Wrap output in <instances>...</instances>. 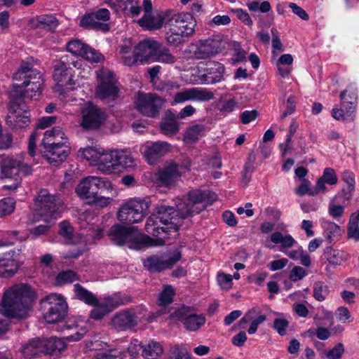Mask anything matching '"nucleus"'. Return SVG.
<instances>
[{
	"label": "nucleus",
	"instance_id": "f257e3e1",
	"mask_svg": "<svg viewBox=\"0 0 359 359\" xmlns=\"http://www.w3.org/2000/svg\"><path fill=\"white\" fill-rule=\"evenodd\" d=\"M215 198L214 193L194 189L175 199L177 210L172 207L164 205L156 207L145 224L146 231L158 238L155 241L138 233L134 227L120 224H115L111 227L109 236L115 244L121 245L128 243V247L133 249H140L144 244L151 246L162 245L165 243L167 234L177 231L184 217L198 214L205 210Z\"/></svg>",
	"mask_w": 359,
	"mask_h": 359
},
{
	"label": "nucleus",
	"instance_id": "f03ea898",
	"mask_svg": "<svg viewBox=\"0 0 359 359\" xmlns=\"http://www.w3.org/2000/svg\"><path fill=\"white\" fill-rule=\"evenodd\" d=\"M77 196L90 205L105 208L118 195V189L104 177L88 176L76 187Z\"/></svg>",
	"mask_w": 359,
	"mask_h": 359
},
{
	"label": "nucleus",
	"instance_id": "7ed1b4c3",
	"mask_svg": "<svg viewBox=\"0 0 359 359\" xmlns=\"http://www.w3.org/2000/svg\"><path fill=\"white\" fill-rule=\"evenodd\" d=\"M32 60L22 62L20 68L13 74L14 93L22 94L24 97L38 100L41 95L43 83L42 74L34 69L30 62Z\"/></svg>",
	"mask_w": 359,
	"mask_h": 359
},
{
	"label": "nucleus",
	"instance_id": "20e7f679",
	"mask_svg": "<svg viewBox=\"0 0 359 359\" xmlns=\"http://www.w3.org/2000/svg\"><path fill=\"white\" fill-rule=\"evenodd\" d=\"M167 25L168 28L165 33L166 42L170 46H178L185 38L194 35L197 22L190 13L182 12L168 18Z\"/></svg>",
	"mask_w": 359,
	"mask_h": 359
},
{
	"label": "nucleus",
	"instance_id": "39448f33",
	"mask_svg": "<svg viewBox=\"0 0 359 359\" xmlns=\"http://www.w3.org/2000/svg\"><path fill=\"white\" fill-rule=\"evenodd\" d=\"M53 80L55 91L58 93L60 99L64 102L76 100L72 92L76 88L72 68L65 61L58 62L54 67Z\"/></svg>",
	"mask_w": 359,
	"mask_h": 359
},
{
	"label": "nucleus",
	"instance_id": "423d86ee",
	"mask_svg": "<svg viewBox=\"0 0 359 359\" xmlns=\"http://www.w3.org/2000/svg\"><path fill=\"white\" fill-rule=\"evenodd\" d=\"M1 170L2 178L13 180L12 184L3 186V189L10 191H15L20 186V174L28 175L32 172V167L25 162L22 156L5 158L1 162Z\"/></svg>",
	"mask_w": 359,
	"mask_h": 359
},
{
	"label": "nucleus",
	"instance_id": "0eeeda50",
	"mask_svg": "<svg viewBox=\"0 0 359 359\" xmlns=\"http://www.w3.org/2000/svg\"><path fill=\"white\" fill-rule=\"evenodd\" d=\"M63 209V203L60 198L43 189L39 192L36 198L34 217L36 220L50 222L58 218Z\"/></svg>",
	"mask_w": 359,
	"mask_h": 359
},
{
	"label": "nucleus",
	"instance_id": "6e6552de",
	"mask_svg": "<svg viewBox=\"0 0 359 359\" xmlns=\"http://www.w3.org/2000/svg\"><path fill=\"white\" fill-rule=\"evenodd\" d=\"M150 204L149 198H129L119 208L117 219L121 222L128 224L140 223L149 213Z\"/></svg>",
	"mask_w": 359,
	"mask_h": 359
},
{
	"label": "nucleus",
	"instance_id": "1a4fd4ad",
	"mask_svg": "<svg viewBox=\"0 0 359 359\" xmlns=\"http://www.w3.org/2000/svg\"><path fill=\"white\" fill-rule=\"evenodd\" d=\"M358 90L353 83L348 85L345 90L339 95L340 106L333 108L332 117L337 121H353L355 116V110L358 106Z\"/></svg>",
	"mask_w": 359,
	"mask_h": 359
},
{
	"label": "nucleus",
	"instance_id": "9d476101",
	"mask_svg": "<svg viewBox=\"0 0 359 359\" xmlns=\"http://www.w3.org/2000/svg\"><path fill=\"white\" fill-rule=\"evenodd\" d=\"M97 85L95 95L101 100H114L118 93V87L114 74L102 68L96 72Z\"/></svg>",
	"mask_w": 359,
	"mask_h": 359
},
{
	"label": "nucleus",
	"instance_id": "9b49d317",
	"mask_svg": "<svg viewBox=\"0 0 359 359\" xmlns=\"http://www.w3.org/2000/svg\"><path fill=\"white\" fill-rule=\"evenodd\" d=\"M76 297L86 304L93 306L90 317L94 320H100L111 311L109 298L98 300L95 296L79 284L74 285Z\"/></svg>",
	"mask_w": 359,
	"mask_h": 359
},
{
	"label": "nucleus",
	"instance_id": "f8f14e48",
	"mask_svg": "<svg viewBox=\"0 0 359 359\" xmlns=\"http://www.w3.org/2000/svg\"><path fill=\"white\" fill-rule=\"evenodd\" d=\"M45 310L43 318L48 323H56L62 320L67 313V304L60 294H51L42 301Z\"/></svg>",
	"mask_w": 359,
	"mask_h": 359
},
{
	"label": "nucleus",
	"instance_id": "ddd939ff",
	"mask_svg": "<svg viewBox=\"0 0 359 359\" xmlns=\"http://www.w3.org/2000/svg\"><path fill=\"white\" fill-rule=\"evenodd\" d=\"M59 233L68 244L77 245L75 249H71L69 252L64 255L66 258H76L86 250L88 244L86 238L79 234H74V229L67 221H63L59 224Z\"/></svg>",
	"mask_w": 359,
	"mask_h": 359
},
{
	"label": "nucleus",
	"instance_id": "4468645a",
	"mask_svg": "<svg viewBox=\"0 0 359 359\" xmlns=\"http://www.w3.org/2000/svg\"><path fill=\"white\" fill-rule=\"evenodd\" d=\"M164 102L163 99L155 94L140 93L135 98V106L142 114L156 117Z\"/></svg>",
	"mask_w": 359,
	"mask_h": 359
},
{
	"label": "nucleus",
	"instance_id": "2eb2a0df",
	"mask_svg": "<svg viewBox=\"0 0 359 359\" xmlns=\"http://www.w3.org/2000/svg\"><path fill=\"white\" fill-rule=\"evenodd\" d=\"M81 113V126L85 129H97L104 123L107 118L105 112L91 102L86 103Z\"/></svg>",
	"mask_w": 359,
	"mask_h": 359
},
{
	"label": "nucleus",
	"instance_id": "dca6fc26",
	"mask_svg": "<svg viewBox=\"0 0 359 359\" xmlns=\"http://www.w3.org/2000/svg\"><path fill=\"white\" fill-rule=\"evenodd\" d=\"M141 343L137 339H133L130 344L123 342V344L99 353L95 359H128V355H137L141 349Z\"/></svg>",
	"mask_w": 359,
	"mask_h": 359
},
{
	"label": "nucleus",
	"instance_id": "f3484780",
	"mask_svg": "<svg viewBox=\"0 0 359 359\" xmlns=\"http://www.w3.org/2000/svg\"><path fill=\"white\" fill-rule=\"evenodd\" d=\"M213 97V93L208 89L193 87L184 88L176 93L171 101V104L175 105L186 102H203L209 101Z\"/></svg>",
	"mask_w": 359,
	"mask_h": 359
},
{
	"label": "nucleus",
	"instance_id": "a211bd4d",
	"mask_svg": "<svg viewBox=\"0 0 359 359\" xmlns=\"http://www.w3.org/2000/svg\"><path fill=\"white\" fill-rule=\"evenodd\" d=\"M7 123L13 128H22L30 123V116L23 102L12 100L6 117Z\"/></svg>",
	"mask_w": 359,
	"mask_h": 359
},
{
	"label": "nucleus",
	"instance_id": "6ab92c4d",
	"mask_svg": "<svg viewBox=\"0 0 359 359\" xmlns=\"http://www.w3.org/2000/svg\"><path fill=\"white\" fill-rule=\"evenodd\" d=\"M140 151L147 163L152 165L170 152L171 146L165 142H148L141 145Z\"/></svg>",
	"mask_w": 359,
	"mask_h": 359
},
{
	"label": "nucleus",
	"instance_id": "aec40b11",
	"mask_svg": "<svg viewBox=\"0 0 359 359\" xmlns=\"http://www.w3.org/2000/svg\"><path fill=\"white\" fill-rule=\"evenodd\" d=\"M67 50L74 55H79L91 62H100L103 55L79 39H72L67 44Z\"/></svg>",
	"mask_w": 359,
	"mask_h": 359
},
{
	"label": "nucleus",
	"instance_id": "412c9836",
	"mask_svg": "<svg viewBox=\"0 0 359 359\" xmlns=\"http://www.w3.org/2000/svg\"><path fill=\"white\" fill-rule=\"evenodd\" d=\"M181 258V254L176 252L172 256L165 255L151 256L143 261L144 266L151 272H158L171 268Z\"/></svg>",
	"mask_w": 359,
	"mask_h": 359
},
{
	"label": "nucleus",
	"instance_id": "4be33fe9",
	"mask_svg": "<svg viewBox=\"0 0 359 359\" xmlns=\"http://www.w3.org/2000/svg\"><path fill=\"white\" fill-rule=\"evenodd\" d=\"M175 316L182 322L185 328L189 331H197L205 323L203 314L194 313L189 308L183 306L175 311Z\"/></svg>",
	"mask_w": 359,
	"mask_h": 359
},
{
	"label": "nucleus",
	"instance_id": "5701e85b",
	"mask_svg": "<svg viewBox=\"0 0 359 359\" xmlns=\"http://www.w3.org/2000/svg\"><path fill=\"white\" fill-rule=\"evenodd\" d=\"M188 171L189 168L171 163L163 170H159L156 175V181L159 185L168 187L173 185L179 177Z\"/></svg>",
	"mask_w": 359,
	"mask_h": 359
},
{
	"label": "nucleus",
	"instance_id": "b1692460",
	"mask_svg": "<svg viewBox=\"0 0 359 359\" xmlns=\"http://www.w3.org/2000/svg\"><path fill=\"white\" fill-rule=\"evenodd\" d=\"M142 316L134 310H123L117 313L111 319V325L118 330H126L136 326Z\"/></svg>",
	"mask_w": 359,
	"mask_h": 359
},
{
	"label": "nucleus",
	"instance_id": "393cba45",
	"mask_svg": "<svg viewBox=\"0 0 359 359\" xmlns=\"http://www.w3.org/2000/svg\"><path fill=\"white\" fill-rule=\"evenodd\" d=\"M170 12L157 11L144 13L143 16L137 20L138 25L147 30H158L161 29L165 22L168 20Z\"/></svg>",
	"mask_w": 359,
	"mask_h": 359
},
{
	"label": "nucleus",
	"instance_id": "a878e982",
	"mask_svg": "<svg viewBox=\"0 0 359 359\" xmlns=\"http://www.w3.org/2000/svg\"><path fill=\"white\" fill-rule=\"evenodd\" d=\"M224 42L217 38H208L198 41L195 55L198 59H205L219 53Z\"/></svg>",
	"mask_w": 359,
	"mask_h": 359
},
{
	"label": "nucleus",
	"instance_id": "bb28decb",
	"mask_svg": "<svg viewBox=\"0 0 359 359\" xmlns=\"http://www.w3.org/2000/svg\"><path fill=\"white\" fill-rule=\"evenodd\" d=\"M161 47V43L152 39H147L140 42L137 45L135 44V48L140 64L142 65L151 62H154L156 51L158 48Z\"/></svg>",
	"mask_w": 359,
	"mask_h": 359
},
{
	"label": "nucleus",
	"instance_id": "cd10ccee",
	"mask_svg": "<svg viewBox=\"0 0 359 359\" xmlns=\"http://www.w3.org/2000/svg\"><path fill=\"white\" fill-rule=\"evenodd\" d=\"M20 267V263L13 251L0 255V278H10L14 276Z\"/></svg>",
	"mask_w": 359,
	"mask_h": 359
},
{
	"label": "nucleus",
	"instance_id": "c85d7f7f",
	"mask_svg": "<svg viewBox=\"0 0 359 359\" xmlns=\"http://www.w3.org/2000/svg\"><path fill=\"white\" fill-rule=\"evenodd\" d=\"M68 142L57 143L49 148L42 149L43 156L50 163L57 165L63 162L69 154Z\"/></svg>",
	"mask_w": 359,
	"mask_h": 359
},
{
	"label": "nucleus",
	"instance_id": "c756f323",
	"mask_svg": "<svg viewBox=\"0 0 359 359\" xmlns=\"http://www.w3.org/2000/svg\"><path fill=\"white\" fill-rule=\"evenodd\" d=\"M119 59L123 65L133 67L140 65L135 48V42L132 39H125L123 41L118 53Z\"/></svg>",
	"mask_w": 359,
	"mask_h": 359
},
{
	"label": "nucleus",
	"instance_id": "7c9ffc66",
	"mask_svg": "<svg viewBox=\"0 0 359 359\" xmlns=\"http://www.w3.org/2000/svg\"><path fill=\"white\" fill-rule=\"evenodd\" d=\"M206 73H202L198 71L199 75L194 82L202 83H215L220 81L223 79L224 67L220 63H211L210 67L205 70Z\"/></svg>",
	"mask_w": 359,
	"mask_h": 359
},
{
	"label": "nucleus",
	"instance_id": "2f4dec72",
	"mask_svg": "<svg viewBox=\"0 0 359 359\" xmlns=\"http://www.w3.org/2000/svg\"><path fill=\"white\" fill-rule=\"evenodd\" d=\"M111 7H118L128 17L138 16L142 11L140 0H105Z\"/></svg>",
	"mask_w": 359,
	"mask_h": 359
},
{
	"label": "nucleus",
	"instance_id": "473e14b6",
	"mask_svg": "<svg viewBox=\"0 0 359 359\" xmlns=\"http://www.w3.org/2000/svg\"><path fill=\"white\" fill-rule=\"evenodd\" d=\"M69 139L60 127H53L47 130L43 133L41 142L42 149L49 148L57 143L68 142Z\"/></svg>",
	"mask_w": 359,
	"mask_h": 359
},
{
	"label": "nucleus",
	"instance_id": "72a5a7b5",
	"mask_svg": "<svg viewBox=\"0 0 359 359\" xmlns=\"http://www.w3.org/2000/svg\"><path fill=\"white\" fill-rule=\"evenodd\" d=\"M116 151L106 150L104 149L103 154L98 163L97 170L104 174L116 173Z\"/></svg>",
	"mask_w": 359,
	"mask_h": 359
},
{
	"label": "nucleus",
	"instance_id": "f704fd0d",
	"mask_svg": "<svg viewBox=\"0 0 359 359\" xmlns=\"http://www.w3.org/2000/svg\"><path fill=\"white\" fill-rule=\"evenodd\" d=\"M41 343L43 353L50 355L61 353L67 348L65 341L56 337L41 339Z\"/></svg>",
	"mask_w": 359,
	"mask_h": 359
},
{
	"label": "nucleus",
	"instance_id": "c9c22d12",
	"mask_svg": "<svg viewBox=\"0 0 359 359\" xmlns=\"http://www.w3.org/2000/svg\"><path fill=\"white\" fill-rule=\"evenodd\" d=\"M104 148L95 146L81 148L79 150V155L92 165L98 168V163L100 161L102 154H103Z\"/></svg>",
	"mask_w": 359,
	"mask_h": 359
},
{
	"label": "nucleus",
	"instance_id": "e433bc0d",
	"mask_svg": "<svg viewBox=\"0 0 359 359\" xmlns=\"http://www.w3.org/2000/svg\"><path fill=\"white\" fill-rule=\"evenodd\" d=\"M116 151V173L133 168L135 165V160L131 153L126 150Z\"/></svg>",
	"mask_w": 359,
	"mask_h": 359
},
{
	"label": "nucleus",
	"instance_id": "4c0bfd02",
	"mask_svg": "<svg viewBox=\"0 0 359 359\" xmlns=\"http://www.w3.org/2000/svg\"><path fill=\"white\" fill-rule=\"evenodd\" d=\"M270 240L274 244H280L278 250L283 253H286V250L296 243V241L290 234L284 236L280 231L273 232L270 236Z\"/></svg>",
	"mask_w": 359,
	"mask_h": 359
},
{
	"label": "nucleus",
	"instance_id": "58836bf2",
	"mask_svg": "<svg viewBox=\"0 0 359 359\" xmlns=\"http://www.w3.org/2000/svg\"><path fill=\"white\" fill-rule=\"evenodd\" d=\"M163 353V346L158 341H151L143 347L142 355L147 359H158Z\"/></svg>",
	"mask_w": 359,
	"mask_h": 359
},
{
	"label": "nucleus",
	"instance_id": "ea45409f",
	"mask_svg": "<svg viewBox=\"0 0 359 359\" xmlns=\"http://www.w3.org/2000/svg\"><path fill=\"white\" fill-rule=\"evenodd\" d=\"M324 255L327 262L334 266L340 265L347 258V254L345 252L334 250L331 246L326 247Z\"/></svg>",
	"mask_w": 359,
	"mask_h": 359
},
{
	"label": "nucleus",
	"instance_id": "a19ab883",
	"mask_svg": "<svg viewBox=\"0 0 359 359\" xmlns=\"http://www.w3.org/2000/svg\"><path fill=\"white\" fill-rule=\"evenodd\" d=\"M165 359H191V355L185 345L175 344L170 347Z\"/></svg>",
	"mask_w": 359,
	"mask_h": 359
},
{
	"label": "nucleus",
	"instance_id": "79ce46f5",
	"mask_svg": "<svg viewBox=\"0 0 359 359\" xmlns=\"http://www.w3.org/2000/svg\"><path fill=\"white\" fill-rule=\"evenodd\" d=\"M323 226L325 229L323 234L327 243L331 244L336 242L340 236V226L334 222L330 221L325 222Z\"/></svg>",
	"mask_w": 359,
	"mask_h": 359
},
{
	"label": "nucleus",
	"instance_id": "37998d69",
	"mask_svg": "<svg viewBox=\"0 0 359 359\" xmlns=\"http://www.w3.org/2000/svg\"><path fill=\"white\" fill-rule=\"evenodd\" d=\"M26 358L33 357L43 353L41 339H34L22 346L21 350Z\"/></svg>",
	"mask_w": 359,
	"mask_h": 359
},
{
	"label": "nucleus",
	"instance_id": "c03bdc74",
	"mask_svg": "<svg viewBox=\"0 0 359 359\" xmlns=\"http://www.w3.org/2000/svg\"><path fill=\"white\" fill-rule=\"evenodd\" d=\"M176 61V57L174 56L170 51V50L165 47L161 46V48H158L156 56L154 57V62L172 65Z\"/></svg>",
	"mask_w": 359,
	"mask_h": 359
},
{
	"label": "nucleus",
	"instance_id": "a18cd8bd",
	"mask_svg": "<svg viewBox=\"0 0 359 359\" xmlns=\"http://www.w3.org/2000/svg\"><path fill=\"white\" fill-rule=\"evenodd\" d=\"M313 297L318 302L324 301L330 293L329 287L323 281H317L313 284Z\"/></svg>",
	"mask_w": 359,
	"mask_h": 359
},
{
	"label": "nucleus",
	"instance_id": "49530a36",
	"mask_svg": "<svg viewBox=\"0 0 359 359\" xmlns=\"http://www.w3.org/2000/svg\"><path fill=\"white\" fill-rule=\"evenodd\" d=\"M15 208V201L8 197L0 200V217L11 214Z\"/></svg>",
	"mask_w": 359,
	"mask_h": 359
},
{
	"label": "nucleus",
	"instance_id": "de8ad7c7",
	"mask_svg": "<svg viewBox=\"0 0 359 359\" xmlns=\"http://www.w3.org/2000/svg\"><path fill=\"white\" fill-rule=\"evenodd\" d=\"M203 127L200 125H196L189 128L184 135V141L187 143H193L198 140L202 136Z\"/></svg>",
	"mask_w": 359,
	"mask_h": 359
},
{
	"label": "nucleus",
	"instance_id": "09e8293b",
	"mask_svg": "<svg viewBox=\"0 0 359 359\" xmlns=\"http://www.w3.org/2000/svg\"><path fill=\"white\" fill-rule=\"evenodd\" d=\"M77 280V276L72 271H62L58 273L55 280L57 285L71 283Z\"/></svg>",
	"mask_w": 359,
	"mask_h": 359
},
{
	"label": "nucleus",
	"instance_id": "8fccbe9b",
	"mask_svg": "<svg viewBox=\"0 0 359 359\" xmlns=\"http://www.w3.org/2000/svg\"><path fill=\"white\" fill-rule=\"evenodd\" d=\"M354 191V186H344L341 192L339 193L335 196L334 200L337 202L342 203L343 204H344L345 203H348L349 201L353 197V194Z\"/></svg>",
	"mask_w": 359,
	"mask_h": 359
},
{
	"label": "nucleus",
	"instance_id": "3c124183",
	"mask_svg": "<svg viewBox=\"0 0 359 359\" xmlns=\"http://www.w3.org/2000/svg\"><path fill=\"white\" fill-rule=\"evenodd\" d=\"M298 128H299L298 123L296 121L293 120L290 125L289 132L286 135L285 145L283 147V143L279 144L280 148L281 149H283V155H285V154L288 150L290 149V147L289 145L291 143L292 139L294 135L295 134V133L297 132Z\"/></svg>",
	"mask_w": 359,
	"mask_h": 359
},
{
	"label": "nucleus",
	"instance_id": "603ef678",
	"mask_svg": "<svg viewBox=\"0 0 359 359\" xmlns=\"http://www.w3.org/2000/svg\"><path fill=\"white\" fill-rule=\"evenodd\" d=\"M174 295L175 290L172 286L164 285L162 292L159 294L158 301L160 304L166 305L171 303Z\"/></svg>",
	"mask_w": 359,
	"mask_h": 359
},
{
	"label": "nucleus",
	"instance_id": "864d4df0",
	"mask_svg": "<svg viewBox=\"0 0 359 359\" xmlns=\"http://www.w3.org/2000/svg\"><path fill=\"white\" fill-rule=\"evenodd\" d=\"M79 25L85 29L97 28L100 23L96 20L93 13L84 15L80 20Z\"/></svg>",
	"mask_w": 359,
	"mask_h": 359
},
{
	"label": "nucleus",
	"instance_id": "5fc2aeb1",
	"mask_svg": "<svg viewBox=\"0 0 359 359\" xmlns=\"http://www.w3.org/2000/svg\"><path fill=\"white\" fill-rule=\"evenodd\" d=\"M248 10L252 12L266 13L271 10V6L268 1H264L262 3L257 1H252L248 3Z\"/></svg>",
	"mask_w": 359,
	"mask_h": 359
},
{
	"label": "nucleus",
	"instance_id": "6e6d98bb",
	"mask_svg": "<svg viewBox=\"0 0 359 359\" xmlns=\"http://www.w3.org/2000/svg\"><path fill=\"white\" fill-rule=\"evenodd\" d=\"M233 277L230 274L224 272H219L217 276V280L219 286L223 290H229L232 287Z\"/></svg>",
	"mask_w": 359,
	"mask_h": 359
},
{
	"label": "nucleus",
	"instance_id": "4d7b16f0",
	"mask_svg": "<svg viewBox=\"0 0 359 359\" xmlns=\"http://www.w3.org/2000/svg\"><path fill=\"white\" fill-rule=\"evenodd\" d=\"M80 324H76L75 327L77 328L80 327V329L76 332L74 334L69 335L65 337V340L68 341H76L80 340L86 334L88 325L86 322L80 321Z\"/></svg>",
	"mask_w": 359,
	"mask_h": 359
},
{
	"label": "nucleus",
	"instance_id": "13d9d810",
	"mask_svg": "<svg viewBox=\"0 0 359 359\" xmlns=\"http://www.w3.org/2000/svg\"><path fill=\"white\" fill-rule=\"evenodd\" d=\"M311 182L307 179H304L302 183L295 189V194L298 196H304L308 194L309 196H315L317 194L316 191H313L310 188Z\"/></svg>",
	"mask_w": 359,
	"mask_h": 359
},
{
	"label": "nucleus",
	"instance_id": "bf43d9fd",
	"mask_svg": "<svg viewBox=\"0 0 359 359\" xmlns=\"http://www.w3.org/2000/svg\"><path fill=\"white\" fill-rule=\"evenodd\" d=\"M161 129L165 135L175 134L179 130L177 123L171 119L163 121L161 124Z\"/></svg>",
	"mask_w": 359,
	"mask_h": 359
},
{
	"label": "nucleus",
	"instance_id": "052dcab7",
	"mask_svg": "<svg viewBox=\"0 0 359 359\" xmlns=\"http://www.w3.org/2000/svg\"><path fill=\"white\" fill-rule=\"evenodd\" d=\"M41 24L42 29H52L57 27V20L52 15H41Z\"/></svg>",
	"mask_w": 359,
	"mask_h": 359
},
{
	"label": "nucleus",
	"instance_id": "680f3d73",
	"mask_svg": "<svg viewBox=\"0 0 359 359\" xmlns=\"http://www.w3.org/2000/svg\"><path fill=\"white\" fill-rule=\"evenodd\" d=\"M321 177L330 185H335L338 182L335 170L332 168H325Z\"/></svg>",
	"mask_w": 359,
	"mask_h": 359
},
{
	"label": "nucleus",
	"instance_id": "e2e57ef3",
	"mask_svg": "<svg viewBox=\"0 0 359 359\" xmlns=\"http://www.w3.org/2000/svg\"><path fill=\"white\" fill-rule=\"evenodd\" d=\"M344 353V344L342 343H338L326 353V356L328 359H341Z\"/></svg>",
	"mask_w": 359,
	"mask_h": 359
},
{
	"label": "nucleus",
	"instance_id": "0e129e2a",
	"mask_svg": "<svg viewBox=\"0 0 359 359\" xmlns=\"http://www.w3.org/2000/svg\"><path fill=\"white\" fill-rule=\"evenodd\" d=\"M289 325V322L285 318H275L273 327L277 331L278 334L284 336L286 334V329Z\"/></svg>",
	"mask_w": 359,
	"mask_h": 359
},
{
	"label": "nucleus",
	"instance_id": "69168bd1",
	"mask_svg": "<svg viewBox=\"0 0 359 359\" xmlns=\"http://www.w3.org/2000/svg\"><path fill=\"white\" fill-rule=\"evenodd\" d=\"M306 276V272L304 269L301 266H296L290 271L289 279L292 282H297L303 279Z\"/></svg>",
	"mask_w": 359,
	"mask_h": 359
},
{
	"label": "nucleus",
	"instance_id": "338daca9",
	"mask_svg": "<svg viewBox=\"0 0 359 359\" xmlns=\"http://www.w3.org/2000/svg\"><path fill=\"white\" fill-rule=\"evenodd\" d=\"M336 317L341 323H345L346 321L352 322L353 318H351L350 312L346 307L340 306L339 307L335 312Z\"/></svg>",
	"mask_w": 359,
	"mask_h": 359
},
{
	"label": "nucleus",
	"instance_id": "774afa93",
	"mask_svg": "<svg viewBox=\"0 0 359 359\" xmlns=\"http://www.w3.org/2000/svg\"><path fill=\"white\" fill-rule=\"evenodd\" d=\"M296 109V97L294 95H290L287 100V108L283 112L281 118H285L292 114Z\"/></svg>",
	"mask_w": 359,
	"mask_h": 359
}]
</instances>
